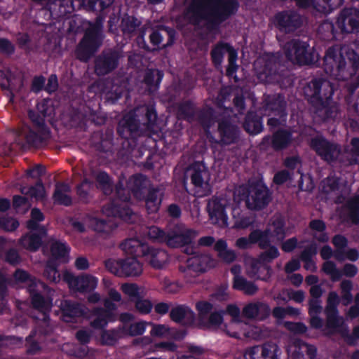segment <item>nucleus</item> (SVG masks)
Returning a JSON list of instances; mask_svg holds the SVG:
<instances>
[{
    "mask_svg": "<svg viewBox=\"0 0 359 359\" xmlns=\"http://www.w3.org/2000/svg\"><path fill=\"white\" fill-rule=\"evenodd\" d=\"M348 208L347 218L353 224H359V196H356L346 203Z\"/></svg>",
    "mask_w": 359,
    "mask_h": 359,
    "instance_id": "obj_49",
    "label": "nucleus"
},
{
    "mask_svg": "<svg viewBox=\"0 0 359 359\" xmlns=\"http://www.w3.org/2000/svg\"><path fill=\"white\" fill-rule=\"evenodd\" d=\"M218 132L220 142L224 145L237 142L240 135L238 127L227 119H222L218 123Z\"/></svg>",
    "mask_w": 359,
    "mask_h": 359,
    "instance_id": "obj_26",
    "label": "nucleus"
},
{
    "mask_svg": "<svg viewBox=\"0 0 359 359\" xmlns=\"http://www.w3.org/2000/svg\"><path fill=\"white\" fill-rule=\"evenodd\" d=\"M149 184V181L144 175L138 173L129 178L128 187L136 198L141 200Z\"/></svg>",
    "mask_w": 359,
    "mask_h": 359,
    "instance_id": "obj_34",
    "label": "nucleus"
},
{
    "mask_svg": "<svg viewBox=\"0 0 359 359\" xmlns=\"http://www.w3.org/2000/svg\"><path fill=\"white\" fill-rule=\"evenodd\" d=\"M47 235L27 232L23 234L18 240V245L23 249L29 252H37L43 245V239Z\"/></svg>",
    "mask_w": 359,
    "mask_h": 359,
    "instance_id": "obj_32",
    "label": "nucleus"
},
{
    "mask_svg": "<svg viewBox=\"0 0 359 359\" xmlns=\"http://www.w3.org/2000/svg\"><path fill=\"white\" fill-rule=\"evenodd\" d=\"M145 123L141 124L133 114H127L121 120L117 126L118 135L127 140L135 141L138 137L150 135L157 132L158 114L154 104H147L142 108Z\"/></svg>",
    "mask_w": 359,
    "mask_h": 359,
    "instance_id": "obj_2",
    "label": "nucleus"
},
{
    "mask_svg": "<svg viewBox=\"0 0 359 359\" xmlns=\"http://www.w3.org/2000/svg\"><path fill=\"white\" fill-rule=\"evenodd\" d=\"M120 337L118 331L112 330H103L101 333V343L103 345L114 346L116 344Z\"/></svg>",
    "mask_w": 359,
    "mask_h": 359,
    "instance_id": "obj_55",
    "label": "nucleus"
},
{
    "mask_svg": "<svg viewBox=\"0 0 359 359\" xmlns=\"http://www.w3.org/2000/svg\"><path fill=\"white\" fill-rule=\"evenodd\" d=\"M331 1H296L299 8H306L313 7L316 12L328 15L332 12L335 6H341L344 1H338L337 5L330 4Z\"/></svg>",
    "mask_w": 359,
    "mask_h": 359,
    "instance_id": "obj_39",
    "label": "nucleus"
},
{
    "mask_svg": "<svg viewBox=\"0 0 359 359\" xmlns=\"http://www.w3.org/2000/svg\"><path fill=\"white\" fill-rule=\"evenodd\" d=\"M170 318L176 323L189 327L194 324L196 314L189 306L179 304L171 309Z\"/></svg>",
    "mask_w": 359,
    "mask_h": 359,
    "instance_id": "obj_25",
    "label": "nucleus"
},
{
    "mask_svg": "<svg viewBox=\"0 0 359 359\" xmlns=\"http://www.w3.org/2000/svg\"><path fill=\"white\" fill-rule=\"evenodd\" d=\"M60 309L64 320L67 322H72L74 318L82 317L85 314L81 304L69 299L61 302Z\"/></svg>",
    "mask_w": 359,
    "mask_h": 359,
    "instance_id": "obj_33",
    "label": "nucleus"
},
{
    "mask_svg": "<svg viewBox=\"0 0 359 359\" xmlns=\"http://www.w3.org/2000/svg\"><path fill=\"white\" fill-rule=\"evenodd\" d=\"M304 21V17L294 10L278 11L273 18L275 27L285 34L294 32L302 27Z\"/></svg>",
    "mask_w": 359,
    "mask_h": 359,
    "instance_id": "obj_14",
    "label": "nucleus"
},
{
    "mask_svg": "<svg viewBox=\"0 0 359 359\" xmlns=\"http://www.w3.org/2000/svg\"><path fill=\"white\" fill-rule=\"evenodd\" d=\"M93 187V182L85 178L76 187V194L79 199L83 203H88L89 201V192Z\"/></svg>",
    "mask_w": 359,
    "mask_h": 359,
    "instance_id": "obj_53",
    "label": "nucleus"
},
{
    "mask_svg": "<svg viewBox=\"0 0 359 359\" xmlns=\"http://www.w3.org/2000/svg\"><path fill=\"white\" fill-rule=\"evenodd\" d=\"M196 236L195 230L187 228L183 224H177L167 230L165 243L171 248L189 247Z\"/></svg>",
    "mask_w": 359,
    "mask_h": 359,
    "instance_id": "obj_15",
    "label": "nucleus"
},
{
    "mask_svg": "<svg viewBox=\"0 0 359 359\" xmlns=\"http://www.w3.org/2000/svg\"><path fill=\"white\" fill-rule=\"evenodd\" d=\"M126 255H131L117 260L109 259L105 261L106 268L119 277L139 276L142 272V264L137 260L139 256L123 251Z\"/></svg>",
    "mask_w": 359,
    "mask_h": 359,
    "instance_id": "obj_10",
    "label": "nucleus"
},
{
    "mask_svg": "<svg viewBox=\"0 0 359 359\" xmlns=\"http://www.w3.org/2000/svg\"><path fill=\"white\" fill-rule=\"evenodd\" d=\"M123 92L121 86L113 85L111 89L105 93V101L109 104H115L123 96Z\"/></svg>",
    "mask_w": 359,
    "mask_h": 359,
    "instance_id": "obj_57",
    "label": "nucleus"
},
{
    "mask_svg": "<svg viewBox=\"0 0 359 359\" xmlns=\"http://www.w3.org/2000/svg\"><path fill=\"white\" fill-rule=\"evenodd\" d=\"M238 53L236 50H232L229 55H228V65L226 69V76L229 78H234L235 81H238L236 73L238 69V65L236 64Z\"/></svg>",
    "mask_w": 359,
    "mask_h": 359,
    "instance_id": "obj_54",
    "label": "nucleus"
},
{
    "mask_svg": "<svg viewBox=\"0 0 359 359\" xmlns=\"http://www.w3.org/2000/svg\"><path fill=\"white\" fill-rule=\"evenodd\" d=\"M147 235L154 241L165 243L167 231H165L158 226H152L148 229Z\"/></svg>",
    "mask_w": 359,
    "mask_h": 359,
    "instance_id": "obj_61",
    "label": "nucleus"
},
{
    "mask_svg": "<svg viewBox=\"0 0 359 359\" xmlns=\"http://www.w3.org/2000/svg\"><path fill=\"white\" fill-rule=\"evenodd\" d=\"M309 227L316 232H319V236L313 234V237L320 243H327L329 241V236L327 233L325 231L327 226L325 222L319 219H314L310 221Z\"/></svg>",
    "mask_w": 359,
    "mask_h": 359,
    "instance_id": "obj_44",
    "label": "nucleus"
},
{
    "mask_svg": "<svg viewBox=\"0 0 359 359\" xmlns=\"http://www.w3.org/2000/svg\"><path fill=\"white\" fill-rule=\"evenodd\" d=\"M27 195L37 200H42L46 197V190L43 182L39 179L34 185L28 188Z\"/></svg>",
    "mask_w": 359,
    "mask_h": 359,
    "instance_id": "obj_56",
    "label": "nucleus"
},
{
    "mask_svg": "<svg viewBox=\"0 0 359 359\" xmlns=\"http://www.w3.org/2000/svg\"><path fill=\"white\" fill-rule=\"evenodd\" d=\"M278 346L272 342L251 347L245 352V356L249 359H278Z\"/></svg>",
    "mask_w": 359,
    "mask_h": 359,
    "instance_id": "obj_23",
    "label": "nucleus"
},
{
    "mask_svg": "<svg viewBox=\"0 0 359 359\" xmlns=\"http://www.w3.org/2000/svg\"><path fill=\"white\" fill-rule=\"evenodd\" d=\"M210 219L214 224L226 225L228 216L226 212V206L219 198L212 199L207 206Z\"/></svg>",
    "mask_w": 359,
    "mask_h": 359,
    "instance_id": "obj_28",
    "label": "nucleus"
},
{
    "mask_svg": "<svg viewBox=\"0 0 359 359\" xmlns=\"http://www.w3.org/2000/svg\"><path fill=\"white\" fill-rule=\"evenodd\" d=\"M63 280L70 290L81 293L90 292L97 285V278L90 275L75 276L71 272L65 271Z\"/></svg>",
    "mask_w": 359,
    "mask_h": 359,
    "instance_id": "obj_18",
    "label": "nucleus"
},
{
    "mask_svg": "<svg viewBox=\"0 0 359 359\" xmlns=\"http://www.w3.org/2000/svg\"><path fill=\"white\" fill-rule=\"evenodd\" d=\"M36 336V330L34 329L25 338L26 353L28 355H36L41 350L39 343L35 339Z\"/></svg>",
    "mask_w": 359,
    "mask_h": 359,
    "instance_id": "obj_51",
    "label": "nucleus"
},
{
    "mask_svg": "<svg viewBox=\"0 0 359 359\" xmlns=\"http://www.w3.org/2000/svg\"><path fill=\"white\" fill-rule=\"evenodd\" d=\"M271 313L269 306L263 302H252L245 305L242 311V315L248 319L265 320Z\"/></svg>",
    "mask_w": 359,
    "mask_h": 359,
    "instance_id": "obj_27",
    "label": "nucleus"
},
{
    "mask_svg": "<svg viewBox=\"0 0 359 359\" xmlns=\"http://www.w3.org/2000/svg\"><path fill=\"white\" fill-rule=\"evenodd\" d=\"M19 222L13 217H0V227L6 231H14L19 227Z\"/></svg>",
    "mask_w": 359,
    "mask_h": 359,
    "instance_id": "obj_64",
    "label": "nucleus"
},
{
    "mask_svg": "<svg viewBox=\"0 0 359 359\" xmlns=\"http://www.w3.org/2000/svg\"><path fill=\"white\" fill-rule=\"evenodd\" d=\"M146 326L147 324L144 322H137L128 326H125L123 330L126 334L131 337H135L143 334L145 332Z\"/></svg>",
    "mask_w": 359,
    "mask_h": 359,
    "instance_id": "obj_60",
    "label": "nucleus"
},
{
    "mask_svg": "<svg viewBox=\"0 0 359 359\" xmlns=\"http://www.w3.org/2000/svg\"><path fill=\"white\" fill-rule=\"evenodd\" d=\"M126 190L123 185L119 182L116 186V193L122 202L113 201L109 203L105 208L108 214L115 217H119L126 222H130L133 212L130 206L123 202L128 201L130 198L129 193L123 194Z\"/></svg>",
    "mask_w": 359,
    "mask_h": 359,
    "instance_id": "obj_16",
    "label": "nucleus"
},
{
    "mask_svg": "<svg viewBox=\"0 0 359 359\" xmlns=\"http://www.w3.org/2000/svg\"><path fill=\"white\" fill-rule=\"evenodd\" d=\"M195 114L196 106L191 100H185L178 104L177 116L179 118L190 121L194 119Z\"/></svg>",
    "mask_w": 359,
    "mask_h": 359,
    "instance_id": "obj_46",
    "label": "nucleus"
},
{
    "mask_svg": "<svg viewBox=\"0 0 359 359\" xmlns=\"http://www.w3.org/2000/svg\"><path fill=\"white\" fill-rule=\"evenodd\" d=\"M95 318L90 322V326L95 330H104L109 323L115 320L114 313L104 311L103 308L98 307L93 310Z\"/></svg>",
    "mask_w": 359,
    "mask_h": 359,
    "instance_id": "obj_38",
    "label": "nucleus"
},
{
    "mask_svg": "<svg viewBox=\"0 0 359 359\" xmlns=\"http://www.w3.org/2000/svg\"><path fill=\"white\" fill-rule=\"evenodd\" d=\"M304 93L308 102L316 112L325 111V118L334 116L330 106L334 95V86L331 82L323 78H314L304 87Z\"/></svg>",
    "mask_w": 359,
    "mask_h": 359,
    "instance_id": "obj_3",
    "label": "nucleus"
},
{
    "mask_svg": "<svg viewBox=\"0 0 359 359\" xmlns=\"http://www.w3.org/2000/svg\"><path fill=\"white\" fill-rule=\"evenodd\" d=\"M232 50L236 49L229 43L222 41L218 42L210 51L211 60L214 66L216 68L220 67L222 63L225 53H228V55H229Z\"/></svg>",
    "mask_w": 359,
    "mask_h": 359,
    "instance_id": "obj_40",
    "label": "nucleus"
},
{
    "mask_svg": "<svg viewBox=\"0 0 359 359\" xmlns=\"http://www.w3.org/2000/svg\"><path fill=\"white\" fill-rule=\"evenodd\" d=\"M285 57L289 61L299 65H311L316 62V53L307 41L292 39L284 45Z\"/></svg>",
    "mask_w": 359,
    "mask_h": 359,
    "instance_id": "obj_8",
    "label": "nucleus"
},
{
    "mask_svg": "<svg viewBox=\"0 0 359 359\" xmlns=\"http://www.w3.org/2000/svg\"><path fill=\"white\" fill-rule=\"evenodd\" d=\"M233 288L249 296L256 294L259 289L254 282L247 280L242 276H235L233 277Z\"/></svg>",
    "mask_w": 359,
    "mask_h": 359,
    "instance_id": "obj_41",
    "label": "nucleus"
},
{
    "mask_svg": "<svg viewBox=\"0 0 359 359\" xmlns=\"http://www.w3.org/2000/svg\"><path fill=\"white\" fill-rule=\"evenodd\" d=\"M286 63L280 53L266 55L259 79L268 83L278 84L281 88L291 86L292 79Z\"/></svg>",
    "mask_w": 359,
    "mask_h": 359,
    "instance_id": "obj_4",
    "label": "nucleus"
},
{
    "mask_svg": "<svg viewBox=\"0 0 359 359\" xmlns=\"http://www.w3.org/2000/svg\"><path fill=\"white\" fill-rule=\"evenodd\" d=\"M120 248L125 252L134 254L137 256H150V264L155 269H162L163 262L159 261L158 255L162 252L157 248L149 246L138 239L128 238L120 244Z\"/></svg>",
    "mask_w": 359,
    "mask_h": 359,
    "instance_id": "obj_12",
    "label": "nucleus"
},
{
    "mask_svg": "<svg viewBox=\"0 0 359 359\" xmlns=\"http://www.w3.org/2000/svg\"><path fill=\"white\" fill-rule=\"evenodd\" d=\"M29 130L25 139L27 144L30 147L41 148L46 146L50 137V129H34L28 128Z\"/></svg>",
    "mask_w": 359,
    "mask_h": 359,
    "instance_id": "obj_29",
    "label": "nucleus"
},
{
    "mask_svg": "<svg viewBox=\"0 0 359 359\" xmlns=\"http://www.w3.org/2000/svg\"><path fill=\"white\" fill-rule=\"evenodd\" d=\"M273 230H271L272 238H276L278 241H282L285 236V222L281 219H277L272 222Z\"/></svg>",
    "mask_w": 359,
    "mask_h": 359,
    "instance_id": "obj_59",
    "label": "nucleus"
},
{
    "mask_svg": "<svg viewBox=\"0 0 359 359\" xmlns=\"http://www.w3.org/2000/svg\"><path fill=\"white\" fill-rule=\"evenodd\" d=\"M141 22L134 16H127L122 20V30L124 34L135 32L140 25Z\"/></svg>",
    "mask_w": 359,
    "mask_h": 359,
    "instance_id": "obj_58",
    "label": "nucleus"
},
{
    "mask_svg": "<svg viewBox=\"0 0 359 359\" xmlns=\"http://www.w3.org/2000/svg\"><path fill=\"white\" fill-rule=\"evenodd\" d=\"M318 252V246L316 243H312L307 245L301 252L300 259L304 262V267L309 269L310 265H314L313 257Z\"/></svg>",
    "mask_w": 359,
    "mask_h": 359,
    "instance_id": "obj_50",
    "label": "nucleus"
},
{
    "mask_svg": "<svg viewBox=\"0 0 359 359\" xmlns=\"http://www.w3.org/2000/svg\"><path fill=\"white\" fill-rule=\"evenodd\" d=\"M239 6V1H190L184 16L194 26L205 21V28L212 32L219 30L224 22L235 15Z\"/></svg>",
    "mask_w": 359,
    "mask_h": 359,
    "instance_id": "obj_1",
    "label": "nucleus"
},
{
    "mask_svg": "<svg viewBox=\"0 0 359 359\" xmlns=\"http://www.w3.org/2000/svg\"><path fill=\"white\" fill-rule=\"evenodd\" d=\"M122 51L117 48L103 50L95 59V72L99 76H105L114 71L122 57Z\"/></svg>",
    "mask_w": 359,
    "mask_h": 359,
    "instance_id": "obj_13",
    "label": "nucleus"
},
{
    "mask_svg": "<svg viewBox=\"0 0 359 359\" xmlns=\"http://www.w3.org/2000/svg\"><path fill=\"white\" fill-rule=\"evenodd\" d=\"M323 66L326 74L337 80L344 81L348 76L346 58L335 46L329 47L325 51Z\"/></svg>",
    "mask_w": 359,
    "mask_h": 359,
    "instance_id": "obj_11",
    "label": "nucleus"
},
{
    "mask_svg": "<svg viewBox=\"0 0 359 359\" xmlns=\"http://www.w3.org/2000/svg\"><path fill=\"white\" fill-rule=\"evenodd\" d=\"M96 181L100 187L104 189V194H107L111 192L112 187L110 182V178L106 172L102 171L99 172L96 177Z\"/></svg>",
    "mask_w": 359,
    "mask_h": 359,
    "instance_id": "obj_63",
    "label": "nucleus"
},
{
    "mask_svg": "<svg viewBox=\"0 0 359 359\" xmlns=\"http://www.w3.org/2000/svg\"><path fill=\"white\" fill-rule=\"evenodd\" d=\"M37 111L29 109L28 118L32 123L34 129H49L46 124L45 118L47 116V107L45 104H37Z\"/></svg>",
    "mask_w": 359,
    "mask_h": 359,
    "instance_id": "obj_36",
    "label": "nucleus"
},
{
    "mask_svg": "<svg viewBox=\"0 0 359 359\" xmlns=\"http://www.w3.org/2000/svg\"><path fill=\"white\" fill-rule=\"evenodd\" d=\"M163 76V72L157 69H148L146 71L143 82L149 94L154 93L159 89Z\"/></svg>",
    "mask_w": 359,
    "mask_h": 359,
    "instance_id": "obj_35",
    "label": "nucleus"
},
{
    "mask_svg": "<svg viewBox=\"0 0 359 359\" xmlns=\"http://www.w3.org/2000/svg\"><path fill=\"white\" fill-rule=\"evenodd\" d=\"M266 229L269 230L268 239L269 241V245L264 249V251L259 254V259L262 262L271 263L273 259L278 258L280 256V252L277 247L271 245V229L269 227H266Z\"/></svg>",
    "mask_w": 359,
    "mask_h": 359,
    "instance_id": "obj_47",
    "label": "nucleus"
},
{
    "mask_svg": "<svg viewBox=\"0 0 359 359\" xmlns=\"http://www.w3.org/2000/svg\"><path fill=\"white\" fill-rule=\"evenodd\" d=\"M31 303L33 308L41 312L43 321H49L50 317L48 313L50 306L45 297L39 292L34 293L32 295Z\"/></svg>",
    "mask_w": 359,
    "mask_h": 359,
    "instance_id": "obj_42",
    "label": "nucleus"
},
{
    "mask_svg": "<svg viewBox=\"0 0 359 359\" xmlns=\"http://www.w3.org/2000/svg\"><path fill=\"white\" fill-rule=\"evenodd\" d=\"M43 276L47 280L52 283H56L60 280V273L55 261L48 260L46 262L43 271Z\"/></svg>",
    "mask_w": 359,
    "mask_h": 359,
    "instance_id": "obj_52",
    "label": "nucleus"
},
{
    "mask_svg": "<svg viewBox=\"0 0 359 359\" xmlns=\"http://www.w3.org/2000/svg\"><path fill=\"white\" fill-rule=\"evenodd\" d=\"M243 128L250 135L260 133L264 129L262 114L256 111H248L245 116Z\"/></svg>",
    "mask_w": 359,
    "mask_h": 359,
    "instance_id": "obj_31",
    "label": "nucleus"
},
{
    "mask_svg": "<svg viewBox=\"0 0 359 359\" xmlns=\"http://www.w3.org/2000/svg\"><path fill=\"white\" fill-rule=\"evenodd\" d=\"M184 252L191 255L184 265H180L179 270L184 276H196L203 273L217 264V261L208 254L195 252L193 248L187 247Z\"/></svg>",
    "mask_w": 359,
    "mask_h": 359,
    "instance_id": "obj_7",
    "label": "nucleus"
},
{
    "mask_svg": "<svg viewBox=\"0 0 359 359\" xmlns=\"http://www.w3.org/2000/svg\"><path fill=\"white\" fill-rule=\"evenodd\" d=\"M235 194L238 196L239 200L245 201L249 210L256 211L266 208L272 199L269 189L261 180L240 185Z\"/></svg>",
    "mask_w": 359,
    "mask_h": 359,
    "instance_id": "obj_5",
    "label": "nucleus"
},
{
    "mask_svg": "<svg viewBox=\"0 0 359 359\" xmlns=\"http://www.w3.org/2000/svg\"><path fill=\"white\" fill-rule=\"evenodd\" d=\"M93 229L98 233H111L117 228V224L111 219L93 218L90 221Z\"/></svg>",
    "mask_w": 359,
    "mask_h": 359,
    "instance_id": "obj_43",
    "label": "nucleus"
},
{
    "mask_svg": "<svg viewBox=\"0 0 359 359\" xmlns=\"http://www.w3.org/2000/svg\"><path fill=\"white\" fill-rule=\"evenodd\" d=\"M104 39L101 24H90L75 49L76 59L87 62L98 50Z\"/></svg>",
    "mask_w": 359,
    "mask_h": 359,
    "instance_id": "obj_6",
    "label": "nucleus"
},
{
    "mask_svg": "<svg viewBox=\"0 0 359 359\" xmlns=\"http://www.w3.org/2000/svg\"><path fill=\"white\" fill-rule=\"evenodd\" d=\"M322 270L327 275H330L331 280L334 282L339 281L343 275L352 278L358 273V268L355 264H345L341 271L337 268V265L333 261L325 262L323 264Z\"/></svg>",
    "mask_w": 359,
    "mask_h": 359,
    "instance_id": "obj_24",
    "label": "nucleus"
},
{
    "mask_svg": "<svg viewBox=\"0 0 359 359\" xmlns=\"http://www.w3.org/2000/svg\"><path fill=\"white\" fill-rule=\"evenodd\" d=\"M185 175L187 177H189L198 197H203L210 194V172L208 168L203 161L192 163L186 170Z\"/></svg>",
    "mask_w": 359,
    "mask_h": 359,
    "instance_id": "obj_9",
    "label": "nucleus"
},
{
    "mask_svg": "<svg viewBox=\"0 0 359 359\" xmlns=\"http://www.w3.org/2000/svg\"><path fill=\"white\" fill-rule=\"evenodd\" d=\"M215 114L212 107L200 111L198 120L205 131H208L215 122Z\"/></svg>",
    "mask_w": 359,
    "mask_h": 359,
    "instance_id": "obj_48",
    "label": "nucleus"
},
{
    "mask_svg": "<svg viewBox=\"0 0 359 359\" xmlns=\"http://www.w3.org/2000/svg\"><path fill=\"white\" fill-rule=\"evenodd\" d=\"M70 250L67 242L59 240H53L50 245L51 255L56 259L68 257Z\"/></svg>",
    "mask_w": 359,
    "mask_h": 359,
    "instance_id": "obj_45",
    "label": "nucleus"
},
{
    "mask_svg": "<svg viewBox=\"0 0 359 359\" xmlns=\"http://www.w3.org/2000/svg\"><path fill=\"white\" fill-rule=\"evenodd\" d=\"M337 25L342 33H359V9H343L337 18Z\"/></svg>",
    "mask_w": 359,
    "mask_h": 359,
    "instance_id": "obj_19",
    "label": "nucleus"
},
{
    "mask_svg": "<svg viewBox=\"0 0 359 359\" xmlns=\"http://www.w3.org/2000/svg\"><path fill=\"white\" fill-rule=\"evenodd\" d=\"M311 147L320 158L326 162L337 161L341 154V148L338 144L328 141L323 136H316L311 140Z\"/></svg>",
    "mask_w": 359,
    "mask_h": 359,
    "instance_id": "obj_17",
    "label": "nucleus"
},
{
    "mask_svg": "<svg viewBox=\"0 0 359 359\" xmlns=\"http://www.w3.org/2000/svg\"><path fill=\"white\" fill-rule=\"evenodd\" d=\"M163 196V189L149 184L147 189L144 193V196L141 198L144 201L148 213H156L159 210Z\"/></svg>",
    "mask_w": 359,
    "mask_h": 359,
    "instance_id": "obj_22",
    "label": "nucleus"
},
{
    "mask_svg": "<svg viewBox=\"0 0 359 359\" xmlns=\"http://www.w3.org/2000/svg\"><path fill=\"white\" fill-rule=\"evenodd\" d=\"M271 141V146L275 151H282L287 148L292 141V133L291 131L279 128L272 135V137L266 136L264 141Z\"/></svg>",
    "mask_w": 359,
    "mask_h": 359,
    "instance_id": "obj_30",
    "label": "nucleus"
},
{
    "mask_svg": "<svg viewBox=\"0 0 359 359\" xmlns=\"http://www.w3.org/2000/svg\"><path fill=\"white\" fill-rule=\"evenodd\" d=\"M269 230L254 229L248 237H241L236 241V246L243 250L248 249L252 244H257L260 249H265L269 245L268 239Z\"/></svg>",
    "mask_w": 359,
    "mask_h": 359,
    "instance_id": "obj_21",
    "label": "nucleus"
},
{
    "mask_svg": "<svg viewBox=\"0 0 359 359\" xmlns=\"http://www.w3.org/2000/svg\"><path fill=\"white\" fill-rule=\"evenodd\" d=\"M326 314V327L337 329L341 325L338 311H325Z\"/></svg>",
    "mask_w": 359,
    "mask_h": 359,
    "instance_id": "obj_62",
    "label": "nucleus"
},
{
    "mask_svg": "<svg viewBox=\"0 0 359 359\" xmlns=\"http://www.w3.org/2000/svg\"><path fill=\"white\" fill-rule=\"evenodd\" d=\"M70 191V187L67 183H57L53 194L54 203L67 207L70 206L72 203V197L67 194Z\"/></svg>",
    "mask_w": 359,
    "mask_h": 359,
    "instance_id": "obj_37",
    "label": "nucleus"
},
{
    "mask_svg": "<svg viewBox=\"0 0 359 359\" xmlns=\"http://www.w3.org/2000/svg\"><path fill=\"white\" fill-rule=\"evenodd\" d=\"M263 107L271 114L278 116L285 121L287 113V102L285 96L282 94L265 95Z\"/></svg>",
    "mask_w": 359,
    "mask_h": 359,
    "instance_id": "obj_20",
    "label": "nucleus"
}]
</instances>
